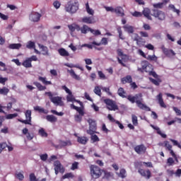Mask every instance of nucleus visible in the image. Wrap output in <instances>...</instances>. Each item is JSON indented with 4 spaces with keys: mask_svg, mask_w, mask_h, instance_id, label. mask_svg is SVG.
Masks as SVG:
<instances>
[{
    "mask_svg": "<svg viewBox=\"0 0 181 181\" xmlns=\"http://www.w3.org/2000/svg\"><path fill=\"white\" fill-rule=\"evenodd\" d=\"M22 47V44L21 43H18V44H11L9 46H8V48L9 49H19Z\"/></svg>",
    "mask_w": 181,
    "mask_h": 181,
    "instance_id": "38",
    "label": "nucleus"
},
{
    "mask_svg": "<svg viewBox=\"0 0 181 181\" xmlns=\"http://www.w3.org/2000/svg\"><path fill=\"white\" fill-rule=\"evenodd\" d=\"M139 35L141 37H149V34L145 31H140Z\"/></svg>",
    "mask_w": 181,
    "mask_h": 181,
    "instance_id": "60",
    "label": "nucleus"
},
{
    "mask_svg": "<svg viewBox=\"0 0 181 181\" xmlns=\"http://www.w3.org/2000/svg\"><path fill=\"white\" fill-rule=\"evenodd\" d=\"M77 141L79 144H81L82 145H86V144H87V142H88V139L86 136H78L77 139Z\"/></svg>",
    "mask_w": 181,
    "mask_h": 181,
    "instance_id": "29",
    "label": "nucleus"
},
{
    "mask_svg": "<svg viewBox=\"0 0 181 181\" xmlns=\"http://www.w3.org/2000/svg\"><path fill=\"white\" fill-rule=\"evenodd\" d=\"M38 47L41 50V53L43 56H50L49 53V48L47 47L38 44Z\"/></svg>",
    "mask_w": 181,
    "mask_h": 181,
    "instance_id": "16",
    "label": "nucleus"
},
{
    "mask_svg": "<svg viewBox=\"0 0 181 181\" xmlns=\"http://www.w3.org/2000/svg\"><path fill=\"white\" fill-rule=\"evenodd\" d=\"M104 103L106 104V105H107V110H110V111H116V110H118V106L112 100L105 99Z\"/></svg>",
    "mask_w": 181,
    "mask_h": 181,
    "instance_id": "8",
    "label": "nucleus"
},
{
    "mask_svg": "<svg viewBox=\"0 0 181 181\" xmlns=\"http://www.w3.org/2000/svg\"><path fill=\"white\" fill-rule=\"evenodd\" d=\"M22 66L25 67L26 69H30L32 67V62L30 59L26 58L25 60L22 63Z\"/></svg>",
    "mask_w": 181,
    "mask_h": 181,
    "instance_id": "27",
    "label": "nucleus"
},
{
    "mask_svg": "<svg viewBox=\"0 0 181 181\" xmlns=\"http://www.w3.org/2000/svg\"><path fill=\"white\" fill-rule=\"evenodd\" d=\"M146 59H147V60H152L153 62H156L158 60V57L155 55H148Z\"/></svg>",
    "mask_w": 181,
    "mask_h": 181,
    "instance_id": "54",
    "label": "nucleus"
},
{
    "mask_svg": "<svg viewBox=\"0 0 181 181\" xmlns=\"http://www.w3.org/2000/svg\"><path fill=\"white\" fill-rule=\"evenodd\" d=\"M122 82L123 84H125V83H132V77L131 76H127L124 78H122Z\"/></svg>",
    "mask_w": 181,
    "mask_h": 181,
    "instance_id": "40",
    "label": "nucleus"
},
{
    "mask_svg": "<svg viewBox=\"0 0 181 181\" xmlns=\"http://www.w3.org/2000/svg\"><path fill=\"white\" fill-rule=\"evenodd\" d=\"M29 18L31 22H39L40 21V18H42V14L37 12H33L30 13Z\"/></svg>",
    "mask_w": 181,
    "mask_h": 181,
    "instance_id": "12",
    "label": "nucleus"
},
{
    "mask_svg": "<svg viewBox=\"0 0 181 181\" xmlns=\"http://www.w3.org/2000/svg\"><path fill=\"white\" fill-rule=\"evenodd\" d=\"M87 122L89 124V129L87 130V134L89 135H94V132L97 130V123H95V120L88 119H87Z\"/></svg>",
    "mask_w": 181,
    "mask_h": 181,
    "instance_id": "7",
    "label": "nucleus"
},
{
    "mask_svg": "<svg viewBox=\"0 0 181 181\" xmlns=\"http://www.w3.org/2000/svg\"><path fill=\"white\" fill-rule=\"evenodd\" d=\"M86 10L87 13H88V15H91L92 16H93V15H94V10H93V8H90L88 3L86 4Z\"/></svg>",
    "mask_w": 181,
    "mask_h": 181,
    "instance_id": "39",
    "label": "nucleus"
},
{
    "mask_svg": "<svg viewBox=\"0 0 181 181\" xmlns=\"http://www.w3.org/2000/svg\"><path fill=\"white\" fill-rule=\"evenodd\" d=\"M156 100L158 101V104L160 105L162 108H166V105L165 104V102L163 101V95L162 93H160L156 97Z\"/></svg>",
    "mask_w": 181,
    "mask_h": 181,
    "instance_id": "14",
    "label": "nucleus"
},
{
    "mask_svg": "<svg viewBox=\"0 0 181 181\" xmlns=\"http://www.w3.org/2000/svg\"><path fill=\"white\" fill-rule=\"evenodd\" d=\"M154 9H162L163 8V3H157L153 4Z\"/></svg>",
    "mask_w": 181,
    "mask_h": 181,
    "instance_id": "48",
    "label": "nucleus"
},
{
    "mask_svg": "<svg viewBox=\"0 0 181 181\" xmlns=\"http://www.w3.org/2000/svg\"><path fill=\"white\" fill-rule=\"evenodd\" d=\"M16 177H17V179L19 180H23V179H25V176H23V174H22V173H18L17 174H16Z\"/></svg>",
    "mask_w": 181,
    "mask_h": 181,
    "instance_id": "57",
    "label": "nucleus"
},
{
    "mask_svg": "<svg viewBox=\"0 0 181 181\" xmlns=\"http://www.w3.org/2000/svg\"><path fill=\"white\" fill-rule=\"evenodd\" d=\"M25 118L26 119L23 121V124H25V125H32V111L31 110H27L25 112Z\"/></svg>",
    "mask_w": 181,
    "mask_h": 181,
    "instance_id": "11",
    "label": "nucleus"
},
{
    "mask_svg": "<svg viewBox=\"0 0 181 181\" xmlns=\"http://www.w3.org/2000/svg\"><path fill=\"white\" fill-rule=\"evenodd\" d=\"M117 56L121 57V59H119V57H117V59L118 60V63L119 64H121L122 66H123V67H127V65L124 63H125V62H127V60H128V57L126 54H124V52H122V49H117Z\"/></svg>",
    "mask_w": 181,
    "mask_h": 181,
    "instance_id": "6",
    "label": "nucleus"
},
{
    "mask_svg": "<svg viewBox=\"0 0 181 181\" xmlns=\"http://www.w3.org/2000/svg\"><path fill=\"white\" fill-rule=\"evenodd\" d=\"M115 12L118 15V16H124V8H122V7L115 8Z\"/></svg>",
    "mask_w": 181,
    "mask_h": 181,
    "instance_id": "32",
    "label": "nucleus"
},
{
    "mask_svg": "<svg viewBox=\"0 0 181 181\" xmlns=\"http://www.w3.org/2000/svg\"><path fill=\"white\" fill-rule=\"evenodd\" d=\"M168 9H170V11H173L175 13H177V16H180V10L176 8L175 5L170 4L168 6Z\"/></svg>",
    "mask_w": 181,
    "mask_h": 181,
    "instance_id": "26",
    "label": "nucleus"
},
{
    "mask_svg": "<svg viewBox=\"0 0 181 181\" xmlns=\"http://www.w3.org/2000/svg\"><path fill=\"white\" fill-rule=\"evenodd\" d=\"M123 29L124 30V32H127V33H134V32H135L134 27L128 24L124 25Z\"/></svg>",
    "mask_w": 181,
    "mask_h": 181,
    "instance_id": "21",
    "label": "nucleus"
},
{
    "mask_svg": "<svg viewBox=\"0 0 181 181\" xmlns=\"http://www.w3.org/2000/svg\"><path fill=\"white\" fill-rule=\"evenodd\" d=\"M26 47L28 49H34L35 47V42H32V41H29L27 45H26Z\"/></svg>",
    "mask_w": 181,
    "mask_h": 181,
    "instance_id": "55",
    "label": "nucleus"
},
{
    "mask_svg": "<svg viewBox=\"0 0 181 181\" xmlns=\"http://www.w3.org/2000/svg\"><path fill=\"white\" fill-rule=\"evenodd\" d=\"M18 117V113L14 114H8L6 116V119H12L13 118H16Z\"/></svg>",
    "mask_w": 181,
    "mask_h": 181,
    "instance_id": "52",
    "label": "nucleus"
},
{
    "mask_svg": "<svg viewBox=\"0 0 181 181\" xmlns=\"http://www.w3.org/2000/svg\"><path fill=\"white\" fill-rule=\"evenodd\" d=\"M15 103H16V99L13 98L11 102L7 104V106L6 107L7 111H9V110L12 108V104H15Z\"/></svg>",
    "mask_w": 181,
    "mask_h": 181,
    "instance_id": "46",
    "label": "nucleus"
},
{
    "mask_svg": "<svg viewBox=\"0 0 181 181\" xmlns=\"http://www.w3.org/2000/svg\"><path fill=\"white\" fill-rule=\"evenodd\" d=\"M136 42L137 46H139V47L145 46V43H146V42L142 37H139Z\"/></svg>",
    "mask_w": 181,
    "mask_h": 181,
    "instance_id": "37",
    "label": "nucleus"
},
{
    "mask_svg": "<svg viewBox=\"0 0 181 181\" xmlns=\"http://www.w3.org/2000/svg\"><path fill=\"white\" fill-rule=\"evenodd\" d=\"M101 90H103V91H105V93H107L108 95H112V93H111V92L110 91V88L101 87Z\"/></svg>",
    "mask_w": 181,
    "mask_h": 181,
    "instance_id": "62",
    "label": "nucleus"
},
{
    "mask_svg": "<svg viewBox=\"0 0 181 181\" xmlns=\"http://www.w3.org/2000/svg\"><path fill=\"white\" fill-rule=\"evenodd\" d=\"M93 91L96 95L101 97V88L100 86H95Z\"/></svg>",
    "mask_w": 181,
    "mask_h": 181,
    "instance_id": "45",
    "label": "nucleus"
},
{
    "mask_svg": "<svg viewBox=\"0 0 181 181\" xmlns=\"http://www.w3.org/2000/svg\"><path fill=\"white\" fill-rule=\"evenodd\" d=\"M132 39L136 42L139 39V35L136 33H132Z\"/></svg>",
    "mask_w": 181,
    "mask_h": 181,
    "instance_id": "63",
    "label": "nucleus"
},
{
    "mask_svg": "<svg viewBox=\"0 0 181 181\" xmlns=\"http://www.w3.org/2000/svg\"><path fill=\"white\" fill-rule=\"evenodd\" d=\"M161 49L165 56L167 57H173V56H176V53H175V51L173 49H168V48L165 47V45H163L161 47Z\"/></svg>",
    "mask_w": 181,
    "mask_h": 181,
    "instance_id": "13",
    "label": "nucleus"
},
{
    "mask_svg": "<svg viewBox=\"0 0 181 181\" xmlns=\"http://www.w3.org/2000/svg\"><path fill=\"white\" fill-rule=\"evenodd\" d=\"M90 176L93 179H98L101 176V169L98 166L91 165L90 166Z\"/></svg>",
    "mask_w": 181,
    "mask_h": 181,
    "instance_id": "5",
    "label": "nucleus"
},
{
    "mask_svg": "<svg viewBox=\"0 0 181 181\" xmlns=\"http://www.w3.org/2000/svg\"><path fill=\"white\" fill-rule=\"evenodd\" d=\"M68 28L71 32H74L75 30H76L77 32H80V25L74 23L71 25H69Z\"/></svg>",
    "mask_w": 181,
    "mask_h": 181,
    "instance_id": "24",
    "label": "nucleus"
},
{
    "mask_svg": "<svg viewBox=\"0 0 181 181\" xmlns=\"http://www.w3.org/2000/svg\"><path fill=\"white\" fill-rule=\"evenodd\" d=\"M66 100L67 101L71 103H73V101H76V99L74 98V96H73L72 93H69V95L66 96Z\"/></svg>",
    "mask_w": 181,
    "mask_h": 181,
    "instance_id": "50",
    "label": "nucleus"
},
{
    "mask_svg": "<svg viewBox=\"0 0 181 181\" xmlns=\"http://www.w3.org/2000/svg\"><path fill=\"white\" fill-rule=\"evenodd\" d=\"M82 22L88 24L95 23V21L93 17H84L82 18Z\"/></svg>",
    "mask_w": 181,
    "mask_h": 181,
    "instance_id": "23",
    "label": "nucleus"
},
{
    "mask_svg": "<svg viewBox=\"0 0 181 181\" xmlns=\"http://www.w3.org/2000/svg\"><path fill=\"white\" fill-rule=\"evenodd\" d=\"M62 6V4H60V1H55L53 3V6L54 7L55 9H59L60 6Z\"/></svg>",
    "mask_w": 181,
    "mask_h": 181,
    "instance_id": "58",
    "label": "nucleus"
},
{
    "mask_svg": "<svg viewBox=\"0 0 181 181\" xmlns=\"http://www.w3.org/2000/svg\"><path fill=\"white\" fill-rule=\"evenodd\" d=\"M141 13L142 15H144L145 18L148 19V21H152V16H151V10L149 8H144Z\"/></svg>",
    "mask_w": 181,
    "mask_h": 181,
    "instance_id": "19",
    "label": "nucleus"
},
{
    "mask_svg": "<svg viewBox=\"0 0 181 181\" xmlns=\"http://www.w3.org/2000/svg\"><path fill=\"white\" fill-rule=\"evenodd\" d=\"M70 177L71 179H73V177H74V175L71 173H66L62 176V179H70Z\"/></svg>",
    "mask_w": 181,
    "mask_h": 181,
    "instance_id": "53",
    "label": "nucleus"
},
{
    "mask_svg": "<svg viewBox=\"0 0 181 181\" xmlns=\"http://www.w3.org/2000/svg\"><path fill=\"white\" fill-rule=\"evenodd\" d=\"M55 175H59V172L60 173H64V168L59 160H56L54 162Z\"/></svg>",
    "mask_w": 181,
    "mask_h": 181,
    "instance_id": "9",
    "label": "nucleus"
},
{
    "mask_svg": "<svg viewBox=\"0 0 181 181\" xmlns=\"http://www.w3.org/2000/svg\"><path fill=\"white\" fill-rule=\"evenodd\" d=\"M35 111H38V112H42V114H47L49 112L45 108L40 107V106H35L34 107Z\"/></svg>",
    "mask_w": 181,
    "mask_h": 181,
    "instance_id": "35",
    "label": "nucleus"
},
{
    "mask_svg": "<svg viewBox=\"0 0 181 181\" xmlns=\"http://www.w3.org/2000/svg\"><path fill=\"white\" fill-rule=\"evenodd\" d=\"M67 72L69 73L71 77H72V78H74V80H76L77 81H80V80H81V77H80L79 75H77L76 72H74V70L67 69Z\"/></svg>",
    "mask_w": 181,
    "mask_h": 181,
    "instance_id": "18",
    "label": "nucleus"
},
{
    "mask_svg": "<svg viewBox=\"0 0 181 181\" xmlns=\"http://www.w3.org/2000/svg\"><path fill=\"white\" fill-rule=\"evenodd\" d=\"M164 146L168 149V151H170L172 149V145L169 144V141H164Z\"/></svg>",
    "mask_w": 181,
    "mask_h": 181,
    "instance_id": "59",
    "label": "nucleus"
},
{
    "mask_svg": "<svg viewBox=\"0 0 181 181\" xmlns=\"http://www.w3.org/2000/svg\"><path fill=\"white\" fill-rule=\"evenodd\" d=\"M151 127L153 128V129H156V131H157V133L158 134V135H160V136H162V138H166V134H163L162 132V131H160V129H159V127H155L153 125H151Z\"/></svg>",
    "mask_w": 181,
    "mask_h": 181,
    "instance_id": "36",
    "label": "nucleus"
},
{
    "mask_svg": "<svg viewBox=\"0 0 181 181\" xmlns=\"http://www.w3.org/2000/svg\"><path fill=\"white\" fill-rule=\"evenodd\" d=\"M39 135L42 138H47V133L45 131V129L41 128L38 131Z\"/></svg>",
    "mask_w": 181,
    "mask_h": 181,
    "instance_id": "43",
    "label": "nucleus"
},
{
    "mask_svg": "<svg viewBox=\"0 0 181 181\" xmlns=\"http://www.w3.org/2000/svg\"><path fill=\"white\" fill-rule=\"evenodd\" d=\"M132 122L134 127H138V117L135 115H132Z\"/></svg>",
    "mask_w": 181,
    "mask_h": 181,
    "instance_id": "42",
    "label": "nucleus"
},
{
    "mask_svg": "<svg viewBox=\"0 0 181 181\" xmlns=\"http://www.w3.org/2000/svg\"><path fill=\"white\" fill-rule=\"evenodd\" d=\"M46 119L48 121V122H57V117L56 116L51 115H47Z\"/></svg>",
    "mask_w": 181,
    "mask_h": 181,
    "instance_id": "30",
    "label": "nucleus"
},
{
    "mask_svg": "<svg viewBox=\"0 0 181 181\" xmlns=\"http://www.w3.org/2000/svg\"><path fill=\"white\" fill-rule=\"evenodd\" d=\"M134 98L136 100V104L139 108H141V110H146V111H151V108L149 107L142 103V93L136 94Z\"/></svg>",
    "mask_w": 181,
    "mask_h": 181,
    "instance_id": "3",
    "label": "nucleus"
},
{
    "mask_svg": "<svg viewBox=\"0 0 181 181\" xmlns=\"http://www.w3.org/2000/svg\"><path fill=\"white\" fill-rule=\"evenodd\" d=\"M9 93V89L8 88H0V94L3 95H6Z\"/></svg>",
    "mask_w": 181,
    "mask_h": 181,
    "instance_id": "47",
    "label": "nucleus"
},
{
    "mask_svg": "<svg viewBox=\"0 0 181 181\" xmlns=\"http://www.w3.org/2000/svg\"><path fill=\"white\" fill-rule=\"evenodd\" d=\"M30 181H37V178H36V175H35V173L30 174Z\"/></svg>",
    "mask_w": 181,
    "mask_h": 181,
    "instance_id": "64",
    "label": "nucleus"
},
{
    "mask_svg": "<svg viewBox=\"0 0 181 181\" xmlns=\"http://www.w3.org/2000/svg\"><path fill=\"white\" fill-rule=\"evenodd\" d=\"M139 173H140L141 176H144V177H146V179L151 178V171L149 170H145L144 169H139Z\"/></svg>",
    "mask_w": 181,
    "mask_h": 181,
    "instance_id": "17",
    "label": "nucleus"
},
{
    "mask_svg": "<svg viewBox=\"0 0 181 181\" xmlns=\"http://www.w3.org/2000/svg\"><path fill=\"white\" fill-rule=\"evenodd\" d=\"M58 52L60 54V56H62V57H69L70 56V54L66 49L64 48H60L58 49Z\"/></svg>",
    "mask_w": 181,
    "mask_h": 181,
    "instance_id": "22",
    "label": "nucleus"
},
{
    "mask_svg": "<svg viewBox=\"0 0 181 181\" xmlns=\"http://www.w3.org/2000/svg\"><path fill=\"white\" fill-rule=\"evenodd\" d=\"M83 116L81 115H75L74 119L76 122H81V119H83Z\"/></svg>",
    "mask_w": 181,
    "mask_h": 181,
    "instance_id": "51",
    "label": "nucleus"
},
{
    "mask_svg": "<svg viewBox=\"0 0 181 181\" xmlns=\"http://www.w3.org/2000/svg\"><path fill=\"white\" fill-rule=\"evenodd\" d=\"M71 108H73V110H76V111L78 112V114H80V115H84V110L83 109V107H78L72 104L71 105Z\"/></svg>",
    "mask_w": 181,
    "mask_h": 181,
    "instance_id": "28",
    "label": "nucleus"
},
{
    "mask_svg": "<svg viewBox=\"0 0 181 181\" xmlns=\"http://www.w3.org/2000/svg\"><path fill=\"white\" fill-rule=\"evenodd\" d=\"M33 84L34 86H36L40 91H43L44 90H46V87L42 86V84L39 82H34Z\"/></svg>",
    "mask_w": 181,
    "mask_h": 181,
    "instance_id": "41",
    "label": "nucleus"
},
{
    "mask_svg": "<svg viewBox=\"0 0 181 181\" xmlns=\"http://www.w3.org/2000/svg\"><path fill=\"white\" fill-rule=\"evenodd\" d=\"M117 94L119 95V97H122V98H126L127 96H125V94L127 93L125 92V90L123 89V88H119L117 90Z\"/></svg>",
    "mask_w": 181,
    "mask_h": 181,
    "instance_id": "34",
    "label": "nucleus"
},
{
    "mask_svg": "<svg viewBox=\"0 0 181 181\" xmlns=\"http://www.w3.org/2000/svg\"><path fill=\"white\" fill-rule=\"evenodd\" d=\"M118 176L119 177H122V179L127 177V170L125 169H121Z\"/></svg>",
    "mask_w": 181,
    "mask_h": 181,
    "instance_id": "44",
    "label": "nucleus"
},
{
    "mask_svg": "<svg viewBox=\"0 0 181 181\" xmlns=\"http://www.w3.org/2000/svg\"><path fill=\"white\" fill-rule=\"evenodd\" d=\"M91 28L88 27L87 25H83L81 28L80 27L81 33L86 35L88 32H90Z\"/></svg>",
    "mask_w": 181,
    "mask_h": 181,
    "instance_id": "25",
    "label": "nucleus"
},
{
    "mask_svg": "<svg viewBox=\"0 0 181 181\" xmlns=\"http://www.w3.org/2000/svg\"><path fill=\"white\" fill-rule=\"evenodd\" d=\"M134 151L135 152H136V153L141 155V153H145V151H146V147H145L144 144L139 145L134 148Z\"/></svg>",
    "mask_w": 181,
    "mask_h": 181,
    "instance_id": "15",
    "label": "nucleus"
},
{
    "mask_svg": "<svg viewBox=\"0 0 181 181\" xmlns=\"http://www.w3.org/2000/svg\"><path fill=\"white\" fill-rule=\"evenodd\" d=\"M71 145V142L70 141H60L58 148H63L64 146H70Z\"/></svg>",
    "mask_w": 181,
    "mask_h": 181,
    "instance_id": "33",
    "label": "nucleus"
},
{
    "mask_svg": "<svg viewBox=\"0 0 181 181\" xmlns=\"http://www.w3.org/2000/svg\"><path fill=\"white\" fill-rule=\"evenodd\" d=\"M65 11L69 13H76V12L78 11V6L77 5V2L74 0L68 1L65 6Z\"/></svg>",
    "mask_w": 181,
    "mask_h": 181,
    "instance_id": "1",
    "label": "nucleus"
},
{
    "mask_svg": "<svg viewBox=\"0 0 181 181\" xmlns=\"http://www.w3.org/2000/svg\"><path fill=\"white\" fill-rule=\"evenodd\" d=\"M141 66L143 70L146 71V73H148V74L153 71V66L152 64H149L147 61H143L141 62Z\"/></svg>",
    "mask_w": 181,
    "mask_h": 181,
    "instance_id": "10",
    "label": "nucleus"
},
{
    "mask_svg": "<svg viewBox=\"0 0 181 181\" xmlns=\"http://www.w3.org/2000/svg\"><path fill=\"white\" fill-rule=\"evenodd\" d=\"M39 81H41L43 84H45V86H50L52 85V81H47L46 77H42L39 76L38 77Z\"/></svg>",
    "mask_w": 181,
    "mask_h": 181,
    "instance_id": "31",
    "label": "nucleus"
},
{
    "mask_svg": "<svg viewBox=\"0 0 181 181\" xmlns=\"http://www.w3.org/2000/svg\"><path fill=\"white\" fill-rule=\"evenodd\" d=\"M92 45H95V46H101V45H104L105 46H107V45H108V39L105 37H103L100 42H97L94 41L92 42Z\"/></svg>",
    "mask_w": 181,
    "mask_h": 181,
    "instance_id": "20",
    "label": "nucleus"
},
{
    "mask_svg": "<svg viewBox=\"0 0 181 181\" xmlns=\"http://www.w3.org/2000/svg\"><path fill=\"white\" fill-rule=\"evenodd\" d=\"M45 95H48L51 103H53L55 105H59V107H63V105H64V103L62 100V97H54L52 92H45Z\"/></svg>",
    "mask_w": 181,
    "mask_h": 181,
    "instance_id": "2",
    "label": "nucleus"
},
{
    "mask_svg": "<svg viewBox=\"0 0 181 181\" xmlns=\"http://www.w3.org/2000/svg\"><path fill=\"white\" fill-rule=\"evenodd\" d=\"M90 33H93V35H94L95 36H98L100 35H101V32L99 30H93L90 28Z\"/></svg>",
    "mask_w": 181,
    "mask_h": 181,
    "instance_id": "56",
    "label": "nucleus"
},
{
    "mask_svg": "<svg viewBox=\"0 0 181 181\" xmlns=\"http://www.w3.org/2000/svg\"><path fill=\"white\" fill-rule=\"evenodd\" d=\"M91 137L90 139L93 141V142H100V138H98V136L95 134H90Z\"/></svg>",
    "mask_w": 181,
    "mask_h": 181,
    "instance_id": "49",
    "label": "nucleus"
},
{
    "mask_svg": "<svg viewBox=\"0 0 181 181\" xmlns=\"http://www.w3.org/2000/svg\"><path fill=\"white\" fill-rule=\"evenodd\" d=\"M151 16L158 19V21H165V19H166V13L159 9H153Z\"/></svg>",
    "mask_w": 181,
    "mask_h": 181,
    "instance_id": "4",
    "label": "nucleus"
},
{
    "mask_svg": "<svg viewBox=\"0 0 181 181\" xmlns=\"http://www.w3.org/2000/svg\"><path fill=\"white\" fill-rule=\"evenodd\" d=\"M127 100H129V101H130V103H132V104L136 103L135 96L129 95L127 96Z\"/></svg>",
    "mask_w": 181,
    "mask_h": 181,
    "instance_id": "61",
    "label": "nucleus"
}]
</instances>
